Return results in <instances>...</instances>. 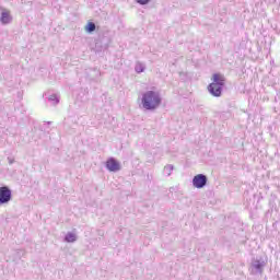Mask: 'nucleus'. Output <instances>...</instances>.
I'll return each instance as SVG.
<instances>
[{"mask_svg": "<svg viewBox=\"0 0 280 280\" xmlns=\"http://www.w3.org/2000/svg\"><path fill=\"white\" fill-rule=\"evenodd\" d=\"M140 102L143 110H156L163 104V97L158 90H148L142 93Z\"/></svg>", "mask_w": 280, "mask_h": 280, "instance_id": "1", "label": "nucleus"}, {"mask_svg": "<svg viewBox=\"0 0 280 280\" xmlns=\"http://www.w3.org/2000/svg\"><path fill=\"white\" fill-rule=\"evenodd\" d=\"M224 86H226V77L222 73H213L211 77V83L207 88L208 93H210L212 97H222Z\"/></svg>", "mask_w": 280, "mask_h": 280, "instance_id": "2", "label": "nucleus"}, {"mask_svg": "<svg viewBox=\"0 0 280 280\" xmlns=\"http://www.w3.org/2000/svg\"><path fill=\"white\" fill-rule=\"evenodd\" d=\"M264 268H266V260H264L261 257H256L250 262L249 273L264 275Z\"/></svg>", "mask_w": 280, "mask_h": 280, "instance_id": "3", "label": "nucleus"}, {"mask_svg": "<svg viewBox=\"0 0 280 280\" xmlns=\"http://www.w3.org/2000/svg\"><path fill=\"white\" fill-rule=\"evenodd\" d=\"M12 200V190L8 186L0 187V205H8Z\"/></svg>", "mask_w": 280, "mask_h": 280, "instance_id": "4", "label": "nucleus"}, {"mask_svg": "<svg viewBox=\"0 0 280 280\" xmlns=\"http://www.w3.org/2000/svg\"><path fill=\"white\" fill-rule=\"evenodd\" d=\"M207 175L198 174L192 178V187H195V189H202L207 186Z\"/></svg>", "mask_w": 280, "mask_h": 280, "instance_id": "5", "label": "nucleus"}, {"mask_svg": "<svg viewBox=\"0 0 280 280\" xmlns=\"http://www.w3.org/2000/svg\"><path fill=\"white\" fill-rule=\"evenodd\" d=\"M105 167L108 172H119L121 170V163L115 158L107 159Z\"/></svg>", "mask_w": 280, "mask_h": 280, "instance_id": "6", "label": "nucleus"}, {"mask_svg": "<svg viewBox=\"0 0 280 280\" xmlns=\"http://www.w3.org/2000/svg\"><path fill=\"white\" fill-rule=\"evenodd\" d=\"M0 23H2V25H10V23H12V14L10 13V10L2 9L0 15Z\"/></svg>", "mask_w": 280, "mask_h": 280, "instance_id": "7", "label": "nucleus"}, {"mask_svg": "<svg viewBox=\"0 0 280 280\" xmlns=\"http://www.w3.org/2000/svg\"><path fill=\"white\" fill-rule=\"evenodd\" d=\"M63 240L67 244H73L78 242V234H75V232H68Z\"/></svg>", "mask_w": 280, "mask_h": 280, "instance_id": "8", "label": "nucleus"}, {"mask_svg": "<svg viewBox=\"0 0 280 280\" xmlns=\"http://www.w3.org/2000/svg\"><path fill=\"white\" fill-rule=\"evenodd\" d=\"M172 172H174V165L167 164L163 168L164 176H172Z\"/></svg>", "mask_w": 280, "mask_h": 280, "instance_id": "9", "label": "nucleus"}, {"mask_svg": "<svg viewBox=\"0 0 280 280\" xmlns=\"http://www.w3.org/2000/svg\"><path fill=\"white\" fill-rule=\"evenodd\" d=\"M135 71L136 73H143V71H145V65L142 62H137L135 66Z\"/></svg>", "mask_w": 280, "mask_h": 280, "instance_id": "10", "label": "nucleus"}, {"mask_svg": "<svg viewBox=\"0 0 280 280\" xmlns=\"http://www.w3.org/2000/svg\"><path fill=\"white\" fill-rule=\"evenodd\" d=\"M48 101L52 104V106H56L57 104L60 103V98H59L58 95H56V94H51V95L48 97Z\"/></svg>", "mask_w": 280, "mask_h": 280, "instance_id": "11", "label": "nucleus"}, {"mask_svg": "<svg viewBox=\"0 0 280 280\" xmlns=\"http://www.w3.org/2000/svg\"><path fill=\"white\" fill-rule=\"evenodd\" d=\"M85 32H88V34H92V32H95V23L89 22L85 25Z\"/></svg>", "mask_w": 280, "mask_h": 280, "instance_id": "12", "label": "nucleus"}, {"mask_svg": "<svg viewBox=\"0 0 280 280\" xmlns=\"http://www.w3.org/2000/svg\"><path fill=\"white\" fill-rule=\"evenodd\" d=\"M152 0H136V3H139V5H148Z\"/></svg>", "mask_w": 280, "mask_h": 280, "instance_id": "13", "label": "nucleus"}]
</instances>
